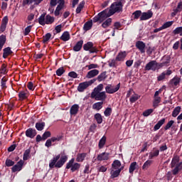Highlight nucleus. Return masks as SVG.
<instances>
[{
    "mask_svg": "<svg viewBox=\"0 0 182 182\" xmlns=\"http://www.w3.org/2000/svg\"><path fill=\"white\" fill-rule=\"evenodd\" d=\"M68 161V156L64 155L60 157V155H56L53 159H52L49 162V168H60L63 167V164H65Z\"/></svg>",
    "mask_w": 182,
    "mask_h": 182,
    "instance_id": "obj_1",
    "label": "nucleus"
},
{
    "mask_svg": "<svg viewBox=\"0 0 182 182\" xmlns=\"http://www.w3.org/2000/svg\"><path fill=\"white\" fill-rule=\"evenodd\" d=\"M171 168L173 176H177V173L182 171V161H180V156H174L173 157L171 162Z\"/></svg>",
    "mask_w": 182,
    "mask_h": 182,
    "instance_id": "obj_2",
    "label": "nucleus"
},
{
    "mask_svg": "<svg viewBox=\"0 0 182 182\" xmlns=\"http://www.w3.org/2000/svg\"><path fill=\"white\" fill-rule=\"evenodd\" d=\"M124 0H119L112 3L108 9L111 15H114V14L122 12L123 11V5H124Z\"/></svg>",
    "mask_w": 182,
    "mask_h": 182,
    "instance_id": "obj_3",
    "label": "nucleus"
},
{
    "mask_svg": "<svg viewBox=\"0 0 182 182\" xmlns=\"http://www.w3.org/2000/svg\"><path fill=\"white\" fill-rule=\"evenodd\" d=\"M55 22V18L52 17L50 15H47L46 14H41L38 18V23L45 26V25H52Z\"/></svg>",
    "mask_w": 182,
    "mask_h": 182,
    "instance_id": "obj_4",
    "label": "nucleus"
},
{
    "mask_svg": "<svg viewBox=\"0 0 182 182\" xmlns=\"http://www.w3.org/2000/svg\"><path fill=\"white\" fill-rule=\"evenodd\" d=\"M95 82L96 80L93 79L90 80V81H85L80 83L77 87L78 92H85V90H86V89H87L89 86H92V85H93V83Z\"/></svg>",
    "mask_w": 182,
    "mask_h": 182,
    "instance_id": "obj_5",
    "label": "nucleus"
},
{
    "mask_svg": "<svg viewBox=\"0 0 182 182\" xmlns=\"http://www.w3.org/2000/svg\"><path fill=\"white\" fill-rule=\"evenodd\" d=\"M73 163H75V159H72L66 164V168L68 169L71 168L72 173H75V171H77V170L80 168V164L79 163L73 164Z\"/></svg>",
    "mask_w": 182,
    "mask_h": 182,
    "instance_id": "obj_6",
    "label": "nucleus"
},
{
    "mask_svg": "<svg viewBox=\"0 0 182 182\" xmlns=\"http://www.w3.org/2000/svg\"><path fill=\"white\" fill-rule=\"evenodd\" d=\"M91 97L95 100H100L103 102L106 100L107 95H106V92L104 91L101 92L91 93Z\"/></svg>",
    "mask_w": 182,
    "mask_h": 182,
    "instance_id": "obj_7",
    "label": "nucleus"
},
{
    "mask_svg": "<svg viewBox=\"0 0 182 182\" xmlns=\"http://www.w3.org/2000/svg\"><path fill=\"white\" fill-rule=\"evenodd\" d=\"M120 89V83L117 85L115 87L112 85H108L105 87V90L107 93H109V95H113V93H116Z\"/></svg>",
    "mask_w": 182,
    "mask_h": 182,
    "instance_id": "obj_8",
    "label": "nucleus"
},
{
    "mask_svg": "<svg viewBox=\"0 0 182 182\" xmlns=\"http://www.w3.org/2000/svg\"><path fill=\"white\" fill-rule=\"evenodd\" d=\"M84 50H90V53H96L97 52V48L93 46V43L87 42L83 46Z\"/></svg>",
    "mask_w": 182,
    "mask_h": 182,
    "instance_id": "obj_9",
    "label": "nucleus"
},
{
    "mask_svg": "<svg viewBox=\"0 0 182 182\" xmlns=\"http://www.w3.org/2000/svg\"><path fill=\"white\" fill-rule=\"evenodd\" d=\"M58 5L54 12L55 16H59L60 14V11H62V9H63V6H65V0H58Z\"/></svg>",
    "mask_w": 182,
    "mask_h": 182,
    "instance_id": "obj_10",
    "label": "nucleus"
},
{
    "mask_svg": "<svg viewBox=\"0 0 182 182\" xmlns=\"http://www.w3.org/2000/svg\"><path fill=\"white\" fill-rule=\"evenodd\" d=\"M135 46L141 53H146V43L141 41H136Z\"/></svg>",
    "mask_w": 182,
    "mask_h": 182,
    "instance_id": "obj_11",
    "label": "nucleus"
},
{
    "mask_svg": "<svg viewBox=\"0 0 182 182\" xmlns=\"http://www.w3.org/2000/svg\"><path fill=\"white\" fill-rule=\"evenodd\" d=\"M25 162L23 160H20L16 165L11 168L12 173H16V171H21L22 167H23V164Z\"/></svg>",
    "mask_w": 182,
    "mask_h": 182,
    "instance_id": "obj_12",
    "label": "nucleus"
},
{
    "mask_svg": "<svg viewBox=\"0 0 182 182\" xmlns=\"http://www.w3.org/2000/svg\"><path fill=\"white\" fill-rule=\"evenodd\" d=\"M98 15L101 19V21H105L107 18L112 16V14H110V11L109 9H105L102 12L99 13Z\"/></svg>",
    "mask_w": 182,
    "mask_h": 182,
    "instance_id": "obj_13",
    "label": "nucleus"
},
{
    "mask_svg": "<svg viewBox=\"0 0 182 182\" xmlns=\"http://www.w3.org/2000/svg\"><path fill=\"white\" fill-rule=\"evenodd\" d=\"M146 70H153L154 72L156 70V61L151 60L145 66Z\"/></svg>",
    "mask_w": 182,
    "mask_h": 182,
    "instance_id": "obj_14",
    "label": "nucleus"
},
{
    "mask_svg": "<svg viewBox=\"0 0 182 182\" xmlns=\"http://www.w3.org/2000/svg\"><path fill=\"white\" fill-rule=\"evenodd\" d=\"M151 16H153V11L149 10L147 12H144L141 14L140 21H147V19H150Z\"/></svg>",
    "mask_w": 182,
    "mask_h": 182,
    "instance_id": "obj_15",
    "label": "nucleus"
},
{
    "mask_svg": "<svg viewBox=\"0 0 182 182\" xmlns=\"http://www.w3.org/2000/svg\"><path fill=\"white\" fill-rule=\"evenodd\" d=\"M110 154L107 152H103L97 156V159L98 161H105L109 159Z\"/></svg>",
    "mask_w": 182,
    "mask_h": 182,
    "instance_id": "obj_16",
    "label": "nucleus"
},
{
    "mask_svg": "<svg viewBox=\"0 0 182 182\" xmlns=\"http://www.w3.org/2000/svg\"><path fill=\"white\" fill-rule=\"evenodd\" d=\"M126 56H127V52L120 51L116 57V60L117 62H123L126 59Z\"/></svg>",
    "mask_w": 182,
    "mask_h": 182,
    "instance_id": "obj_17",
    "label": "nucleus"
},
{
    "mask_svg": "<svg viewBox=\"0 0 182 182\" xmlns=\"http://www.w3.org/2000/svg\"><path fill=\"white\" fill-rule=\"evenodd\" d=\"M79 113V105L75 104L73 105L70 109V116H76Z\"/></svg>",
    "mask_w": 182,
    "mask_h": 182,
    "instance_id": "obj_18",
    "label": "nucleus"
},
{
    "mask_svg": "<svg viewBox=\"0 0 182 182\" xmlns=\"http://www.w3.org/2000/svg\"><path fill=\"white\" fill-rule=\"evenodd\" d=\"M26 137H29V139H33L35 136H36V130L32 128H29L26 131Z\"/></svg>",
    "mask_w": 182,
    "mask_h": 182,
    "instance_id": "obj_19",
    "label": "nucleus"
},
{
    "mask_svg": "<svg viewBox=\"0 0 182 182\" xmlns=\"http://www.w3.org/2000/svg\"><path fill=\"white\" fill-rule=\"evenodd\" d=\"M29 97V92L28 90H23L18 92L19 100H25Z\"/></svg>",
    "mask_w": 182,
    "mask_h": 182,
    "instance_id": "obj_20",
    "label": "nucleus"
},
{
    "mask_svg": "<svg viewBox=\"0 0 182 182\" xmlns=\"http://www.w3.org/2000/svg\"><path fill=\"white\" fill-rule=\"evenodd\" d=\"M180 82H181V78H180V77L175 76L169 81V85H171V86H178L180 85Z\"/></svg>",
    "mask_w": 182,
    "mask_h": 182,
    "instance_id": "obj_21",
    "label": "nucleus"
},
{
    "mask_svg": "<svg viewBox=\"0 0 182 182\" xmlns=\"http://www.w3.org/2000/svg\"><path fill=\"white\" fill-rule=\"evenodd\" d=\"M97 75H99V70L94 69L87 73L86 77L87 79H92V77L97 76Z\"/></svg>",
    "mask_w": 182,
    "mask_h": 182,
    "instance_id": "obj_22",
    "label": "nucleus"
},
{
    "mask_svg": "<svg viewBox=\"0 0 182 182\" xmlns=\"http://www.w3.org/2000/svg\"><path fill=\"white\" fill-rule=\"evenodd\" d=\"M86 156H87V153L77 154L76 156V161L77 163H83V161H85V159H86Z\"/></svg>",
    "mask_w": 182,
    "mask_h": 182,
    "instance_id": "obj_23",
    "label": "nucleus"
},
{
    "mask_svg": "<svg viewBox=\"0 0 182 182\" xmlns=\"http://www.w3.org/2000/svg\"><path fill=\"white\" fill-rule=\"evenodd\" d=\"M8 16H4L3 18L0 27V32H5V29H6V25H8Z\"/></svg>",
    "mask_w": 182,
    "mask_h": 182,
    "instance_id": "obj_24",
    "label": "nucleus"
},
{
    "mask_svg": "<svg viewBox=\"0 0 182 182\" xmlns=\"http://www.w3.org/2000/svg\"><path fill=\"white\" fill-rule=\"evenodd\" d=\"M43 0H23V5H31V4H34V5H39Z\"/></svg>",
    "mask_w": 182,
    "mask_h": 182,
    "instance_id": "obj_25",
    "label": "nucleus"
},
{
    "mask_svg": "<svg viewBox=\"0 0 182 182\" xmlns=\"http://www.w3.org/2000/svg\"><path fill=\"white\" fill-rule=\"evenodd\" d=\"M9 55H12V50H11L10 47L5 48L3 50V58L4 59H6Z\"/></svg>",
    "mask_w": 182,
    "mask_h": 182,
    "instance_id": "obj_26",
    "label": "nucleus"
},
{
    "mask_svg": "<svg viewBox=\"0 0 182 182\" xmlns=\"http://www.w3.org/2000/svg\"><path fill=\"white\" fill-rule=\"evenodd\" d=\"M60 39L63 42H68V41L70 39V34L69 33V31H65L60 36Z\"/></svg>",
    "mask_w": 182,
    "mask_h": 182,
    "instance_id": "obj_27",
    "label": "nucleus"
},
{
    "mask_svg": "<svg viewBox=\"0 0 182 182\" xmlns=\"http://www.w3.org/2000/svg\"><path fill=\"white\" fill-rule=\"evenodd\" d=\"M122 167V162L119 160H114L112 164V168L113 170H119Z\"/></svg>",
    "mask_w": 182,
    "mask_h": 182,
    "instance_id": "obj_28",
    "label": "nucleus"
},
{
    "mask_svg": "<svg viewBox=\"0 0 182 182\" xmlns=\"http://www.w3.org/2000/svg\"><path fill=\"white\" fill-rule=\"evenodd\" d=\"M83 46V41L80 40V41L77 42L75 46L73 47L74 52H79L82 47Z\"/></svg>",
    "mask_w": 182,
    "mask_h": 182,
    "instance_id": "obj_29",
    "label": "nucleus"
},
{
    "mask_svg": "<svg viewBox=\"0 0 182 182\" xmlns=\"http://www.w3.org/2000/svg\"><path fill=\"white\" fill-rule=\"evenodd\" d=\"M85 4L86 2L85 1V0H83L78 4L75 10L76 14H80L82 12V9L85 8Z\"/></svg>",
    "mask_w": 182,
    "mask_h": 182,
    "instance_id": "obj_30",
    "label": "nucleus"
},
{
    "mask_svg": "<svg viewBox=\"0 0 182 182\" xmlns=\"http://www.w3.org/2000/svg\"><path fill=\"white\" fill-rule=\"evenodd\" d=\"M111 178H116V177H119L120 176V170L119 169H112L110 171Z\"/></svg>",
    "mask_w": 182,
    "mask_h": 182,
    "instance_id": "obj_31",
    "label": "nucleus"
},
{
    "mask_svg": "<svg viewBox=\"0 0 182 182\" xmlns=\"http://www.w3.org/2000/svg\"><path fill=\"white\" fill-rule=\"evenodd\" d=\"M171 58H170L169 55H164L162 58L161 61L165 66H168V65L170 64V62H171Z\"/></svg>",
    "mask_w": 182,
    "mask_h": 182,
    "instance_id": "obj_32",
    "label": "nucleus"
},
{
    "mask_svg": "<svg viewBox=\"0 0 182 182\" xmlns=\"http://www.w3.org/2000/svg\"><path fill=\"white\" fill-rule=\"evenodd\" d=\"M164 123H166V118H163L162 119H160L157 124L154 126V130H159V129H160V127H162L163 124H164Z\"/></svg>",
    "mask_w": 182,
    "mask_h": 182,
    "instance_id": "obj_33",
    "label": "nucleus"
},
{
    "mask_svg": "<svg viewBox=\"0 0 182 182\" xmlns=\"http://www.w3.org/2000/svg\"><path fill=\"white\" fill-rule=\"evenodd\" d=\"M103 107V102H95V104H93L92 105V109H94V110H100Z\"/></svg>",
    "mask_w": 182,
    "mask_h": 182,
    "instance_id": "obj_34",
    "label": "nucleus"
},
{
    "mask_svg": "<svg viewBox=\"0 0 182 182\" xmlns=\"http://www.w3.org/2000/svg\"><path fill=\"white\" fill-rule=\"evenodd\" d=\"M160 154V151L159 149H155L149 153V160L153 159L154 157H157Z\"/></svg>",
    "mask_w": 182,
    "mask_h": 182,
    "instance_id": "obj_35",
    "label": "nucleus"
},
{
    "mask_svg": "<svg viewBox=\"0 0 182 182\" xmlns=\"http://www.w3.org/2000/svg\"><path fill=\"white\" fill-rule=\"evenodd\" d=\"M31 159V149H26L24 153H23V160L24 161H26V160Z\"/></svg>",
    "mask_w": 182,
    "mask_h": 182,
    "instance_id": "obj_36",
    "label": "nucleus"
},
{
    "mask_svg": "<svg viewBox=\"0 0 182 182\" xmlns=\"http://www.w3.org/2000/svg\"><path fill=\"white\" fill-rule=\"evenodd\" d=\"M6 42V36L4 35L0 36V52L2 50V48H4V46L5 45Z\"/></svg>",
    "mask_w": 182,
    "mask_h": 182,
    "instance_id": "obj_37",
    "label": "nucleus"
},
{
    "mask_svg": "<svg viewBox=\"0 0 182 182\" xmlns=\"http://www.w3.org/2000/svg\"><path fill=\"white\" fill-rule=\"evenodd\" d=\"M181 112V107L178 106L176 107L172 112V117H177L178 114H180V112Z\"/></svg>",
    "mask_w": 182,
    "mask_h": 182,
    "instance_id": "obj_38",
    "label": "nucleus"
},
{
    "mask_svg": "<svg viewBox=\"0 0 182 182\" xmlns=\"http://www.w3.org/2000/svg\"><path fill=\"white\" fill-rule=\"evenodd\" d=\"M94 117L98 124H102V123H103V118L102 117V114L100 113L95 114Z\"/></svg>",
    "mask_w": 182,
    "mask_h": 182,
    "instance_id": "obj_39",
    "label": "nucleus"
},
{
    "mask_svg": "<svg viewBox=\"0 0 182 182\" xmlns=\"http://www.w3.org/2000/svg\"><path fill=\"white\" fill-rule=\"evenodd\" d=\"M106 136H103L100 139L98 144L99 149H103V147H105V145L106 144Z\"/></svg>",
    "mask_w": 182,
    "mask_h": 182,
    "instance_id": "obj_40",
    "label": "nucleus"
},
{
    "mask_svg": "<svg viewBox=\"0 0 182 182\" xmlns=\"http://www.w3.org/2000/svg\"><path fill=\"white\" fill-rule=\"evenodd\" d=\"M93 26V23L92 21H87L83 26L84 31H90Z\"/></svg>",
    "mask_w": 182,
    "mask_h": 182,
    "instance_id": "obj_41",
    "label": "nucleus"
},
{
    "mask_svg": "<svg viewBox=\"0 0 182 182\" xmlns=\"http://www.w3.org/2000/svg\"><path fill=\"white\" fill-rule=\"evenodd\" d=\"M36 129L38 130V132H42L43 129H45V122H37L36 123Z\"/></svg>",
    "mask_w": 182,
    "mask_h": 182,
    "instance_id": "obj_42",
    "label": "nucleus"
},
{
    "mask_svg": "<svg viewBox=\"0 0 182 182\" xmlns=\"http://www.w3.org/2000/svg\"><path fill=\"white\" fill-rule=\"evenodd\" d=\"M103 84L98 85L91 93H100L103 90Z\"/></svg>",
    "mask_w": 182,
    "mask_h": 182,
    "instance_id": "obj_43",
    "label": "nucleus"
},
{
    "mask_svg": "<svg viewBox=\"0 0 182 182\" xmlns=\"http://www.w3.org/2000/svg\"><path fill=\"white\" fill-rule=\"evenodd\" d=\"M137 167V162H132L129 166V171L130 174H133L134 173V170H136V168Z\"/></svg>",
    "mask_w": 182,
    "mask_h": 182,
    "instance_id": "obj_44",
    "label": "nucleus"
},
{
    "mask_svg": "<svg viewBox=\"0 0 182 182\" xmlns=\"http://www.w3.org/2000/svg\"><path fill=\"white\" fill-rule=\"evenodd\" d=\"M161 102V97H154L153 106L156 107H159V104Z\"/></svg>",
    "mask_w": 182,
    "mask_h": 182,
    "instance_id": "obj_45",
    "label": "nucleus"
},
{
    "mask_svg": "<svg viewBox=\"0 0 182 182\" xmlns=\"http://www.w3.org/2000/svg\"><path fill=\"white\" fill-rule=\"evenodd\" d=\"M112 25V18H107L105 22L102 23V28H109Z\"/></svg>",
    "mask_w": 182,
    "mask_h": 182,
    "instance_id": "obj_46",
    "label": "nucleus"
},
{
    "mask_svg": "<svg viewBox=\"0 0 182 182\" xmlns=\"http://www.w3.org/2000/svg\"><path fill=\"white\" fill-rule=\"evenodd\" d=\"M173 35H179V36H182V26L177 27L173 31Z\"/></svg>",
    "mask_w": 182,
    "mask_h": 182,
    "instance_id": "obj_47",
    "label": "nucleus"
},
{
    "mask_svg": "<svg viewBox=\"0 0 182 182\" xmlns=\"http://www.w3.org/2000/svg\"><path fill=\"white\" fill-rule=\"evenodd\" d=\"M139 99H140V95L137 94H134L129 99V102H131V103H134L135 102H137Z\"/></svg>",
    "mask_w": 182,
    "mask_h": 182,
    "instance_id": "obj_48",
    "label": "nucleus"
},
{
    "mask_svg": "<svg viewBox=\"0 0 182 182\" xmlns=\"http://www.w3.org/2000/svg\"><path fill=\"white\" fill-rule=\"evenodd\" d=\"M107 77V75H106V72L102 73L100 75L97 77L98 82H103Z\"/></svg>",
    "mask_w": 182,
    "mask_h": 182,
    "instance_id": "obj_49",
    "label": "nucleus"
},
{
    "mask_svg": "<svg viewBox=\"0 0 182 182\" xmlns=\"http://www.w3.org/2000/svg\"><path fill=\"white\" fill-rule=\"evenodd\" d=\"M50 38H52V34H50V33H46L43 37V43H46V42L50 41Z\"/></svg>",
    "mask_w": 182,
    "mask_h": 182,
    "instance_id": "obj_50",
    "label": "nucleus"
},
{
    "mask_svg": "<svg viewBox=\"0 0 182 182\" xmlns=\"http://www.w3.org/2000/svg\"><path fill=\"white\" fill-rule=\"evenodd\" d=\"M151 163H153V161L147 160L142 166V170H147V168L151 166Z\"/></svg>",
    "mask_w": 182,
    "mask_h": 182,
    "instance_id": "obj_51",
    "label": "nucleus"
},
{
    "mask_svg": "<svg viewBox=\"0 0 182 182\" xmlns=\"http://www.w3.org/2000/svg\"><path fill=\"white\" fill-rule=\"evenodd\" d=\"M173 23L174 21H173L166 22L162 25V29H167V28H170V26H171Z\"/></svg>",
    "mask_w": 182,
    "mask_h": 182,
    "instance_id": "obj_52",
    "label": "nucleus"
},
{
    "mask_svg": "<svg viewBox=\"0 0 182 182\" xmlns=\"http://www.w3.org/2000/svg\"><path fill=\"white\" fill-rule=\"evenodd\" d=\"M64 73H65V68H63V67H61L56 70L57 76H62V75H63Z\"/></svg>",
    "mask_w": 182,
    "mask_h": 182,
    "instance_id": "obj_53",
    "label": "nucleus"
},
{
    "mask_svg": "<svg viewBox=\"0 0 182 182\" xmlns=\"http://www.w3.org/2000/svg\"><path fill=\"white\" fill-rule=\"evenodd\" d=\"M51 135H52V134L50 133V132L46 131L43 133V134L42 136V139H43V140H46V139L50 137Z\"/></svg>",
    "mask_w": 182,
    "mask_h": 182,
    "instance_id": "obj_54",
    "label": "nucleus"
},
{
    "mask_svg": "<svg viewBox=\"0 0 182 182\" xmlns=\"http://www.w3.org/2000/svg\"><path fill=\"white\" fill-rule=\"evenodd\" d=\"M153 112H154L153 109H146L143 112V116H144L145 117H147V116H150V114H151Z\"/></svg>",
    "mask_w": 182,
    "mask_h": 182,
    "instance_id": "obj_55",
    "label": "nucleus"
},
{
    "mask_svg": "<svg viewBox=\"0 0 182 182\" xmlns=\"http://www.w3.org/2000/svg\"><path fill=\"white\" fill-rule=\"evenodd\" d=\"M174 124V121L170 120L164 127V130H169V129Z\"/></svg>",
    "mask_w": 182,
    "mask_h": 182,
    "instance_id": "obj_56",
    "label": "nucleus"
},
{
    "mask_svg": "<svg viewBox=\"0 0 182 182\" xmlns=\"http://www.w3.org/2000/svg\"><path fill=\"white\" fill-rule=\"evenodd\" d=\"M133 16L134 19H139L140 16H141V11H136L135 12L133 13Z\"/></svg>",
    "mask_w": 182,
    "mask_h": 182,
    "instance_id": "obj_57",
    "label": "nucleus"
},
{
    "mask_svg": "<svg viewBox=\"0 0 182 182\" xmlns=\"http://www.w3.org/2000/svg\"><path fill=\"white\" fill-rule=\"evenodd\" d=\"M31 31H32V26H28L25 28L24 31V36H27V35H29V33H31Z\"/></svg>",
    "mask_w": 182,
    "mask_h": 182,
    "instance_id": "obj_58",
    "label": "nucleus"
},
{
    "mask_svg": "<svg viewBox=\"0 0 182 182\" xmlns=\"http://www.w3.org/2000/svg\"><path fill=\"white\" fill-rule=\"evenodd\" d=\"M104 114L106 117H109V116H110V114H112V108L110 107H107L105 112H104Z\"/></svg>",
    "mask_w": 182,
    "mask_h": 182,
    "instance_id": "obj_59",
    "label": "nucleus"
},
{
    "mask_svg": "<svg viewBox=\"0 0 182 182\" xmlns=\"http://www.w3.org/2000/svg\"><path fill=\"white\" fill-rule=\"evenodd\" d=\"M166 79V73H162L157 77L158 82H161V80H164Z\"/></svg>",
    "mask_w": 182,
    "mask_h": 182,
    "instance_id": "obj_60",
    "label": "nucleus"
},
{
    "mask_svg": "<svg viewBox=\"0 0 182 182\" xmlns=\"http://www.w3.org/2000/svg\"><path fill=\"white\" fill-rule=\"evenodd\" d=\"M6 77H3L1 79V86L2 89H6Z\"/></svg>",
    "mask_w": 182,
    "mask_h": 182,
    "instance_id": "obj_61",
    "label": "nucleus"
},
{
    "mask_svg": "<svg viewBox=\"0 0 182 182\" xmlns=\"http://www.w3.org/2000/svg\"><path fill=\"white\" fill-rule=\"evenodd\" d=\"M15 164V162L11 159H6V166L7 167H12Z\"/></svg>",
    "mask_w": 182,
    "mask_h": 182,
    "instance_id": "obj_62",
    "label": "nucleus"
},
{
    "mask_svg": "<svg viewBox=\"0 0 182 182\" xmlns=\"http://www.w3.org/2000/svg\"><path fill=\"white\" fill-rule=\"evenodd\" d=\"M122 28V23H120V22L117 21L114 23V30H119Z\"/></svg>",
    "mask_w": 182,
    "mask_h": 182,
    "instance_id": "obj_63",
    "label": "nucleus"
},
{
    "mask_svg": "<svg viewBox=\"0 0 182 182\" xmlns=\"http://www.w3.org/2000/svg\"><path fill=\"white\" fill-rule=\"evenodd\" d=\"M175 10H176V12H181V11H182V2L181 1H180L178 4V6H177L176 9H175Z\"/></svg>",
    "mask_w": 182,
    "mask_h": 182,
    "instance_id": "obj_64",
    "label": "nucleus"
}]
</instances>
